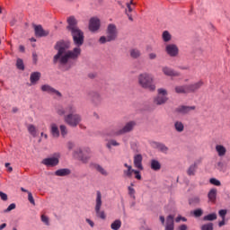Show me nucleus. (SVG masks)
Segmentation results:
<instances>
[{
	"label": "nucleus",
	"instance_id": "nucleus-27",
	"mask_svg": "<svg viewBox=\"0 0 230 230\" xmlns=\"http://www.w3.org/2000/svg\"><path fill=\"white\" fill-rule=\"evenodd\" d=\"M50 132L53 137H60V130H58V126H57V124H51Z\"/></svg>",
	"mask_w": 230,
	"mask_h": 230
},
{
	"label": "nucleus",
	"instance_id": "nucleus-41",
	"mask_svg": "<svg viewBox=\"0 0 230 230\" xmlns=\"http://www.w3.org/2000/svg\"><path fill=\"white\" fill-rule=\"evenodd\" d=\"M28 130L29 132L35 137V136H37V128H35V126L33 124H30L28 126Z\"/></svg>",
	"mask_w": 230,
	"mask_h": 230
},
{
	"label": "nucleus",
	"instance_id": "nucleus-49",
	"mask_svg": "<svg viewBox=\"0 0 230 230\" xmlns=\"http://www.w3.org/2000/svg\"><path fill=\"white\" fill-rule=\"evenodd\" d=\"M41 222H43L45 226H49V217H48L46 215H41Z\"/></svg>",
	"mask_w": 230,
	"mask_h": 230
},
{
	"label": "nucleus",
	"instance_id": "nucleus-57",
	"mask_svg": "<svg viewBox=\"0 0 230 230\" xmlns=\"http://www.w3.org/2000/svg\"><path fill=\"white\" fill-rule=\"evenodd\" d=\"M67 148H68V150H73V148H75V143L69 141L67 143Z\"/></svg>",
	"mask_w": 230,
	"mask_h": 230
},
{
	"label": "nucleus",
	"instance_id": "nucleus-19",
	"mask_svg": "<svg viewBox=\"0 0 230 230\" xmlns=\"http://www.w3.org/2000/svg\"><path fill=\"white\" fill-rule=\"evenodd\" d=\"M134 166L138 170H143V155H136L134 156Z\"/></svg>",
	"mask_w": 230,
	"mask_h": 230
},
{
	"label": "nucleus",
	"instance_id": "nucleus-59",
	"mask_svg": "<svg viewBox=\"0 0 230 230\" xmlns=\"http://www.w3.org/2000/svg\"><path fill=\"white\" fill-rule=\"evenodd\" d=\"M85 221L87 222V224H89L91 227H94V222L93 220L86 218Z\"/></svg>",
	"mask_w": 230,
	"mask_h": 230
},
{
	"label": "nucleus",
	"instance_id": "nucleus-11",
	"mask_svg": "<svg viewBox=\"0 0 230 230\" xmlns=\"http://www.w3.org/2000/svg\"><path fill=\"white\" fill-rule=\"evenodd\" d=\"M165 51L169 57H177L179 55V47L175 44H168L165 47Z\"/></svg>",
	"mask_w": 230,
	"mask_h": 230
},
{
	"label": "nucleus",
	"instance_id": "nucleus-25",
	"mask_svg": "<svg viewBox=\"0 0 230 230\" xmlns=\"http://www.w3.org/2000/svg\"><path fill=\"white\" fill-rule=\"evenodd\" d=\"M91 166L92 168H94V170L98 171L99 173H101L102 175H104V177H107V175H109V172H107L105 169L102 167V165L98 164H91Z\"/></svg>",
	"mask_w": 230,
	"mask_h": 230
},
{
	"label": "nucleus",
	"instance_id": "nucleus-53",
	"mask_svg": "<svg viewBox=\"0 0 230 230\" xmlns=\"http://www.w3.org/2000/svg\"><path fill=\"white\" fill-rule=\"evenodd\" d=\"M0 199L6 202V200H8V195L0 190Z\"/></svg>",
	"mask_w": 230,
	"mask_h": 230
},
{
	"label": "nucleus",
	"instance_id": "nucleus-50",
	"mask_svg": "<svg viewBox=\"0 0 230 230\" xmlns=\"http://www.w3.org/2000/svg\"><path fill=\"white\" fill-rule=\"evenodd\" d=\"M218 215L219 217H221V218L223 220H226V216L227 215V210L226 209H221L218 211Z\"/></svg>",
	"mask_w": 230,
	"mask_h": 230
},
{
	"label": "nucleus",
	"instance_id": "nucleus-5",
	"mask_svg": "<svg viewBox=\"0 0 230 230\" xmlns=\"http://www.w3.org/2000/svg\"><path fill=\"white\" fill-rule=\"evenodd\" d=\"M102 192L97 190L96 192V199H95V213L96 217L102 218V220H105L107 216L105 215V211H101L102 209Z\"/></svg>",
	"mask_w": 230,
	"mask_h": 230
},
{
	"label": "nucleus",
	"instance_id": "nucleus-45",
	"mask_svg": "<svg viewBox=\"0 0 230 230\" xmlns=\"http://www.w3.org/2000/svg\"><path fill=\"white\" fill-rule=\"evenodd\" d=\"M210 184H212L213 186H222V183L220 182V181H218L217 178H211L209 180Z\"/></svg>",
	"mask_w": 230,
	"mask_h": 230
},
{
	"label": "nucleus",
	"instance_id": "nucleus-40",
	"mask_svg": "<svg viewBox=\"0 0 230 230\" xmlns=\"http://www.w3.org/2000/svg\"><path fill=\"white\" fill-rule=\"evenodd\" d=\"M126 5L128 8V12H129V13L133 12L134 8H136V3H134V0H130L129 3L126 4Z\"/></svg>",
	"mask_w": 230,
	"mask_h": 230
},
{
	"label": "nucleus",
	"instance_id": "nucleus-32",
	"mask_svg": "<svg viewBox=\"0 0 230 230\" xmlns=\"http://www.w3.org/2000/svg\"><path fill=\"white\" fill-rule=\"evenodd\" d=\"M175 93H177L178 94H186V93H188L187 85L176 86L175 87Z\"/></svg>",
	"mask_w": 230,
	"mask_h": 230
},
{
	"label": "nucleus",
	"instance_id": "nucleus-44",
	"mask_svg": "<svg viewBox=\"0 0 230 230\" xmlns=\"http://www.w3.org/2000/svg\"><path fill=\"white\" fill-rule=\"evenodd\" d=\"M62 137L67 136V127L66 125H60L59 127Z\"/></svg>",
	"mask_w": 230,
	"mask_h": 230
},
{
	"label": "nucleus",
	"instance_id": "nucleus-3",
	"mask_svg": "<svg viewBox=\"0 0 230 230\" xmlns=\"http://www.w3.org/2000/svg\"><path fill=\"white\" fill-rule=\"evenodd\" d=\"M107 36H102L99 39L100 44H105L107 42H112L118 39V29L116 28V25L114 24H109L107 31H106Z\"/></svg>",
	"mask_w": 230,
	"mask_h": 230
},
{
	"label": "nucleus",
	"instance_id": "nucleus-6",
	"mask_svg": "<svg viewBox=\"0 0 230 230\" xmlns=\"http://www.w3.org/2000/svg\"><path fill=\"white\" fill-rule=\"evenodd\" d=\"M168 92L165 89L159 88L158 89V96L154 99L155 105H164L166 102H168Z\"/></svg>",
	"mask_w": 230,
	"mask_h": 230
},
{
	"label": "nucleus",
	"instance_id": "nucleus-63",
	"mask_svg": "<svg viewBox=\"0 0 230 230\" xmlns=\"http://www.w3.org/2000/svg\"><path fill=\"white\" fill-rule=\"evenodd\" d=\"M160 222L162 223L163 226H164V217L160 216Z\"/></svg>",
	"mask_w": 230,
	"mask_h": 230
},
{
	"label": "nucleus",
	"instance_id": "nucleus-43",
	"mask_svg": "<svg viewBox=\"0 0 230 230\" xmlns=\"http://www.w3.org/2000/svg\"><path fill=\"white\" fill-rule=\"evenodd\" d=\"M190 215H193L195 218H199V217H202V210L200 208H198L196 210L191 211Z\"/></svg>",
	"mask_w": 230,
	"mask_h": 230
},
{
	"label": "nucleus",
	"instance_id": "nucleus-33",
	"mask_svg": "<svg viewBox=\"0 0 230 230\" xmlns=\"http://www.w3.org/2000/svg\"><path fill=\"white\" fill-rule=\"evenodd\" d=\"M129 53L131 58H139L141 57V51L137 49H131Z\"/></svg>",
	"mask_w": 230,
	"mask_h": 230
},
{
	"label": "nucleus",
	"instance_id": "nucleus-34",
	"mask_svg": "<svg viewBox=\"0 0 230 230\" xmlns=\"http://www.w3.org/2000/svg\"><path fill=\"white\" fill-rule=\"evenodd\" d=\"M164 42H170L172 40V34L168 31H164L162 34Z\"/></svg>",
	"mask_w": 230,
	"mask_h": 230
},
{
	"label": "nucleus",
	"instance_id": "nucleus-30",
	"mask_svg": "<svg viewBox=\"0 0 230 230\" xmlns=\"http://www.w3.org/2000/svg\"><path fill=\"white\" fill-rule=\"evenodd\" d=\"M65 111L66 114H76V106L73 103L67 104V106L65 108Z\"/></svg>",
	"mask_w": 230,
	"mask_h": 230
},
{
	"label": "nucleus",
	"instance_id": "nucleus-46",
	"mask_svg": "<svg viewBox=\"0 0 230 230\" xmlns=\"http://www.w3.org/2000/svg\"><path fill=\"white\" fill-rule=\"evenodd\" d=\"M128 195L132 197V199H136V190L132 188L131 186L128 187Z\"/></svg>",
	"mask_w": 230,
	"mask_h": 230
},
{
	"label": "nucleus",
	"instance_id": "nucleus-35",
	"mask_svg": "<svg viewBox=\"0 0 230 230\" xmlns=\"http://www.w3.org/2000/svg\"><path fill=\"white\" fill-rule=\"evenodd\" d=\"M174 128L176 132H184V124L181 121H176L174 123Z\"/></svg>",
	"mask_w": 230,
	"mask_h": 230
},
{
	"label": "nucleus",
	"instance_id": "nucleus-56",
	"mask_svg": "<svg viewBox=\"0 0 230 230\" xmlns=\"http://www.w3.org/2000/svg\"><path fill=\"white\" fill-rule=\"evenodd\" d=\"M148 57H149V59H150V60H155V58H157V54H155V53H150V54L148 55Z\"/></svg>",
	"mask_w": 230,
	"mask_h": 230
},
{
	"label": "nucleus",
	"instance_id": "nucleus-29",
	"mask_svg": "<svg viewBox=\"0 0 230 230\" xmlns=\"http://www.w3.org/2000/svg\"><path fill=\"white\" fill-rule=\"evenodd\" d=\"M151 170H154V172H159V170H161V163L155 159L151 160Z\"/></svg>",
	"mask_w": 230,
	"mask_h": 230
},
{
	"label": "nucleus",
	"instance_id": "nucleus-58",
	"mask_svg": "<svg viewBox=\"0 0 230 230\" xmlns=\"http://www.w3.org/2000/svg\"><path fill=\"white\" fill-rule=\"evenodd\" d=\"M5 168H7V172H9V173H11V172H13V168L10 166V163L5 164Z\"/></svg>",
	"mask_w": 230,
	"mask_h": 230
},
{
	"label": "nucleus",
	"instance_id": "nucleus-51",
	"mask_svg": "<svg viewBox=\"0 0 230 230\" xmlns=\"http://www.w3.org/2000/svg\"><path fill=\"white\" fill-rule=\"evenodd\" d=\"M202 230H213V223H208L202 226Z\"/></svg>",
	"mask_w": 230,
	"mask_h": 230
},
{
	"label": "nucleus",
	"instance_id": "nucleus-26",
	"mask_svg": "<svg viewBox=\"0 0 230 230\" xmlns=\"http://www.w3.org/2000/svg\"><path fill=\"white\" fill-rule=\"evenodd\" d=\"M106 136H109L110 137H117L118 136H122V134H119V129L109 128L106 131Z\"/></svg>",
	"mask_w": 230,
	"mask_h": 230
},
{
	"label": "nucleus",
	"instance_id": "nucleus-62",
	"mask_svg": "<svg viewBox=\"0 0 230 230\" xmlns=\"http://www.w3.org/2000/svg\"><path fill=\"white\" fill-rule=\"evenodd\" d=\"M187 229H188V226H186V225H181L180 226V230H187Z\"/></svg>",
	"mask_w": 230,
	"mask_h": 230
},
{
	"label": "nucleus",
	"instance_id": "nucleus-60",
	"mask_svg": "<svg viewBox=\"0 0 230 230\" xmlns=\"http://www.w3.org/2000/svg\"><path fill=\"white\" fill-rule=\"evenodd\" d=\"M19 51H20L21 53H24V51H26V49L24 48V46L20 45V46H19Z\"/></svg>",
	"mask_w": 230,
	"mask_h": 230
},
{
	"label": "nucleus",
	"instance_id": "nucleus-48",
	"mask_svg": "<svg viewBox=\"0 0 230 230\" xmlns=\"http://www.w3.org/2000/svg\"><path fill=\"white\" fill-rule=\"evenodd\" d=\"M133 173L135 174V179H137V181H141V179H143V177L141 176V172L134 169Z\"/></svg>",
	"mask_w": 230,
	"mask_h": 230
},
{
	"label": "nucleus",
	"instance_id": "nucleus-18",
	"mask_svg": "<svg viewBox=\"0 0 230 230\" xmlns=\"http://www.w3.org/2000/svg\"><path fill=\"white\" fill-rule=\"evenodd\" d=\"M187 85V93H195V91H199L200 87H202V81H199L198 83Z\"/></svg>",
	"mask_w": 230,
	"mask_h": 230
},
{
	"label": "nucleus",
	"instance_id": "nucleus-13",
	"mask_svg": "<svg viewBox=\"0 0 230 230\" xmlns=\"http://www.w3.org/2000/svg\"><path fill=\"white\" fill-rule=\"evenodd\" d=\"M150 145L152 148H156V150H159V152H162L163 154H166L168 152V146L161 142L152 141L150 142Z\"/></svg>",
	"mask_w": 230,
	"mask_h": 230
},
{
	"label": "nucleus",
	"instance_id": "nucleus-61",
	"mask_svg": "<svg viewBox=\"0 0 230 230\" xmlns=\"http://www.w3.org/2000/svg\"><path fill=\"white\" fill-rule=\"evenodd\" d=\"M219 227H222V226H226V219H222V221L218 224Z\"/></svg>",
	"mask_w": 230,
	"mask_h": 230
},
{
	"label": "nucleus",
	"instance_id": "nucleus-47",
	"mask_svg": "<svg viewBox=\"0 0 230 230\" xmlns=\"http://www.w3.org/2000/svg\"><path fill=\"white\" fill-rule=\"evenodd\" d=\"M16 205L15 203H12L8 206V208L4 210V213H10V211H13V209H15Z\"/></svg>",
	"mask_w": 230,
	"mask_h": 230
},
{
	"label": "nucleus",
	"instance_id": "nucleus-21",
	"mask_svg": "<svg viewBox=\"0 0 230 230\" xmlns=\"http://www.w3.org/2000/svg\"><path fill=\"white\" fill-rule=\"evenodd\" d=\"M175 224L173 222V216L169 215L166 218L165 230H174Z\"/></svg>",
	"mask_w": 230,
	"mask_h": 230
},
{
	"label": "nucleus",
	"instance_id": "nucleus-16",
	"mask_svg": "<svg viewBox=\"0 0 230 230\" xmlns=\"http://www.w3.org/2000/svg\"><path fill=\"white\" fill-rule=\"evenodd\" d=\"M162 71H163L164 75H165V76H181V73H179L168 66H164L162 68Z\"/></svg>",
	"mask_w": 230,
	"mask_h": 230
},
{
	"label": "nucleus",
	"instance_id": "nucleus-37",
	"mask_svg": "<svg viewBox=\"0 0 230 230\" xmlns=\"http://www.w3.org/2000/svg\"><path fill=\"white\" fill-rule=\"evenodd\" d=\"M16 67L20 71H24V61L20 58H18L16 60Z\"/></svg>",
	"mask_w": 230,
	"mask_h": 230
},
{
	"label": "nucleus",
	"instance_id": "nucleus-39",
	"mask_svg": "<svg viewBox=\"0 0 230 230\" xmlns=\"http://www.w3.org/2000/svg\"><path fill=\"white\" fill-rule=\"evenodd\" d=\"M56 112L58 114V116H66V108H63L62 106H58L56 108Z\"/></svg>",
	"mask_w": 230,
	"mask_h": 230
},
{
	"label": "nucleus",
	"instance_id": "nucleus-24",
	"mask_svg": "<svg viewBox=\"0 0 230 230\" xmlns=\"http://www.w3.org/2000/svg\"><path fill=\"white\" fill-rule=\"evenodd\" d=\"M199 168V164L194 163L193 164L190 165V167L187 170V175L190 177L195 175L197 173V169Z\"/></svg>",
	"mask_w": 230,
	"mask_h": 230
},
{
	"label": "nucleus",
	"instance_id": "nucleus-4",
	"mask_svg": "<svg viewBox=\"0 0 230 230\" xmlns=\"http://www.w3.org/2000/svg\"><path fill=\"white\" fill-rule=\"evenodd\" d=\"M64 120H65V123H66V125H69V127H72L75 128L78 127V125H80V123L82 122V116L76 113H74V114L70 113L64 116Z\"/></svg>",
	"mask_w": 230,
	"mask_h": 230
},
{
	"label": "nucleus",
	"instance_id": "nucleus-64",
	"mask_svg": "<svg viewBox=\"0 0 230 230\" xmlns=\"http://www.w3.org/2000/svg\"><path fill=\"white\" fill-rule=\"evenodd\" d=\"M4 227H6V223H3V224L0 226V230L4 229Z\"/></svg>",
	"mask_w": 230,
	"mask_h": 230
},
{
	"label": "nucleus",
	"instance_id": "nucleus-20",
	"mask_svg": "<svg viewBox=\"0 0 230 230\" xmlns=\"http://www.w3.org/2000/svg\"><path fill=\"white\" fill-rule=\"evenodd\" d=\"M55 175L57 177H67V175H71V170L68 168L58 169L55 172Z\"/></svg>",
	"mask_w": 230,
	"mask_h": 230
},
{
	"label": "nucleus",
	"instance_id": "nucleus-15",
	"mask_svg": "<svg viewBox=\"0 0 230 230\" xmlns=\"http://www.w3.org/2000/svg\"><path fill=\"white\" fill-rule=\"evenodd\" d=\"M34 31L36 37H48V35H49V31H45L42 25H35Z\"/></svg>",
	"mask_w": 230,
	"mask_h": 230
},
{
	"label": "nucleus",
	"instance_id": "nucleus-10",
	"mask_svg": "<svg viewBox=\"0 0 230 230\" xmlns=\"http://www.w3.org/2000/svg\"><path fill=\"white\" fill-rule=\"evenodd\" d=\"M41 91L43 93H48L49 94H56L58 98H62V93L49 84H43L41 86Z\"/></svg>",
	"mask_w": 230,
	"mask_h": 230
},
{
	"label": "nucleus",
	"instance_id": "nucleus-38",
	"mask_svg": "<svg viewBox=\"0 0 230 230\" xmlns=\"http://www.w3.org/2000/svg\"><path fill=\"white\" fill-rule=\"evenodd\" d=\"M106 146L109 148V150H111V148H112V146H119V143H118V141L114 140V139H111L107 144Z\"/></svg>",
	"mask_w": 230,
	"mask_h": 230
},
{
	"label": "nucleus",
	"instance_id": "nucleus-31",
	"mask_svg": "<svg viewBox=\"0 0 230 230\" xmlns=\"http://www.w3.org/2000/svg\"><path fill=\"white\" fill-rule=\"evenodd\" d=\"M210 202H217V189H211L208 194Z\"/></svg>",
	"mask_w": 230,
	"mask_h": 230
},
{
	"label": "nucleus",
	"instance_id": "nucleus-14",
	"mask_svg": "<svg viewBox=\"0 0 230 230\" xmlns=\"http://www.w3.org/2000/svg\"><path fill=\"white\" fill-rule=\"evenodd\" d=\"M100 19L98 18H91L90 22H89V30L90 31H98V30H100Z\"/></svg>",
	"mask_w": 230,
	"mask_h": 230
},
{
	"label": "nucleus",
	"instance_id": "nucleus-9",
	"mask_svg": "<svg viewBox=\"0 0 230 230\" xmlns=\"http://www.w3.org/2000/svg\"><path fill=\"white\" fill-rule=\"evenodd\" d=\"M137 125V123L136 121L130 120V121L127 122L122 128L119 129V134H122V136L124 134H128V133L132 132V130H134V128H136Z\"/></svg>",
	"mask_w": 230,
	"mask_h": 230
},
{
	"label": "nucleus",
	"instance_id": "nucleus-1",
	"mask_svg": "<svg viewBox=\"0 0 230 230\" xmlns=\"http://www.w3.org/2000/svg\"><path fill=\"white\" fill-rule=\"evenodd\" d=\"M66 30L71 34L75 48L69 50L71 42L64 40L57 41L54 49L58 52L52 60L53 64H58V69L63 72L70 71L76 66V62H78L80 55H82L81 48L84 46V40L85 39L84 31H81L80 27H78V20L75 16H69L66 19Z\"/></svg>",
	"mask_w": 230,
	"mask_h": 230
},
{
	"label": "nucleus",
	"instance_id": "nucleus-36",
	"mask_svg": "<svg viewBox=\"0 0 230 230\" xmlns=\"http://www.w3.org/2000/svg\"><path fill=\"white\" fill-rule=\"evenodd\" d=\"M121 227V220L116 219L113 223L111 225V228L113 230H119Z\"/></svg>",
	"mask_w": 230,
	"mask_h": 230
},
{
	"label": "nucleus",
	"instance_id": "nucleus-55",
	"mask_svg": "<svg viewBox=\"0 0 230 230\" xmlns=\"http://www.w3.org/2000/svg\"><path fill=\"white\" fill-rule=\"evenodd\" d=\"M181 220H182V222H188V219L182 216H178L175 219V222H180Z\"/></svg>",
	"mask_w": 230,
	"mask_h": 230
},
{
	"label": "nucleus",
	"instance_id": "nucleus-17",
	"mask_svg": "<svg viewBox=\"0 0 230 230\" xmlns=\"http://www.w3.org/2000/svg\"><path fill=\"white\" fill-rule=\"evenodd\" d=\"M191 111H195V106H179L176 108V112H179L180 114H190Z\"/></svg>",
	"mask_w": 230,
	"mask_h": 230
},
{
	"label": "nucleus",
	"instance_id": "nucleus-12",
	"mask_svg": "<svg viewBox=\"0 0 230 230\" xmlns=\"http://www.w3.org/2000/svg\"><path fill=\"white\" fill-rule=\"evenodd\" d=\"M58 163H60V161L57 157L44 158L41 161V164H44L45 166H50L51 168L58 166Z\"/></svg>",
	"mask_w": 230,
	"mask_h": 230
},
{
	"label": "nucleus",
	"instance_id": "nucleus-22",
	"mask_svg": "<svg viewBox=\"0 0 230 230\" xmlns=\"http://www.w3.org/2000/svg\"><path fill=\"white\" fill-rule=\"evenodd\" d=\"M40 76H42L40 72H32L30 76L31 84L32 85H35V84H37L39 80H40Z\"/></svg>",
	"mask_w": 230,
	"mask_h": 230
},
{
	"label": "nucleus",
	"instance_id": "nucleus-7",
	"mask_svg": "<svg viewBox=\"0 0 230 230\" xmlns=\"http://www.w3.org/2000/svg\"><path fill=\"white\" fill-rule=\"evenodd\" d=\"M88 96L95 107H100L102 105V102H103V98H102V95L98 92H90L88 93Z\"/></svg>",
	"mask_w": 230,
	"mask_h": 230
},
{
	"label": "nucleus",
	"instance_id": "nucleus-23",
	"mask_svg": "<svg viewBox=\"0 0 230 230\" xmlns=\"http://www.w3.org/2000/svg\"><path fill=\"white\" fill-rule=\"evenodd\" d=\"M125 168L127 170L123 171L124 177H128V179L132 178V174L134 173V169H132V165H128V164H124Z\"/></svg>",
	"mask_w": 230,
	"mask_h": 230
},
{
	"label": "nucleus",
	"instance_id": "nucleus-42",
	"mask_svg": "<svg viewBox=\"0 0 230 230\" xmlns=\"http://www.w3.org/2000/svg\"><path fill=\"white\" fill-rule=\"evenodd\" d=\"M203 220H208V221L217 220V214L215 213L208 214L203 217Z\"/></svg>",
	"mask_w": 230,
	"mask_h": 230
},
{
	"label": "nucleus",
	"instance_id": "nucleus-8",
	"mask_svg": "<svg viewBox=\"0 0 230 230\" xmlns=\"http://www.w3.org/2000/svg\"><path fill=\"white\" fill-rule=\"evenodd\" d=\"M75 154H77L82 163H89V159H91V149H79L75 151Z\"/></svg>",
	"mask_w": 230,
	"mask_h": 230
},
{
	"label": "nucleus",
	"instance_id": "nucleus-52",
	"mask_svg": "<svg viewBox=\"0 0 230 230\" xmlns=\"http://www.w3.org/2000/svg\"><path fill=\"white\" fill-rule=\"evenodd\" d=\"M28 200L31 204L35 206V199H33V194H31V192H28Z\"/></svg>",
	"mask_w": 230,
	"mask_h": 230
},
{
	"label": "nucleus",
	"instance_id": "nucleus-54",
	"mask_svg": "<svg viewBox=\"0 0 230 230\" xmlns=\"http://www.w3.org/2000/svg\"><path fill=\"white\" fill-rule=\"evenodd\" d=\"M199 202H200V199L199 198H194V199H190L189 200V204H199Z\"/></svg>",
	"mask_w": 230,
	"mask_h": 230
},
{
	"label": "nucleus",
	"instance_id": "nucleus-2",
	"mask_svg": "<svg viewBox=\"0 0 230 230\" xmlns=\"http://www.w3.org/2000/svg\"><path fill=\"white\" fill-rule=\"evenodd\" d=\"M138 85L142 89H146L151 93L155 91V84L154 83V75L148 73H142L137 76Z\"/></svg>",
	"mask_w": 230,
	"mask_h": 230
},
{
	"label": "nucleus",
	"instance_id": "nucleus-28",
	"mask_svg": "<svg viewBox=\"0 0 230 230\" xmlns=\"http://www.w3.org/2000/svg\"><path fill=\"white\" fill-rule=\"evenodd\" d=\"M216 151L217 152L219 157H224L227 152V149H226V147L222 145H217L216 146Z\"/></svg>",
	"mask_w": 230,
	"mask_h": 230
}]
</instances>
